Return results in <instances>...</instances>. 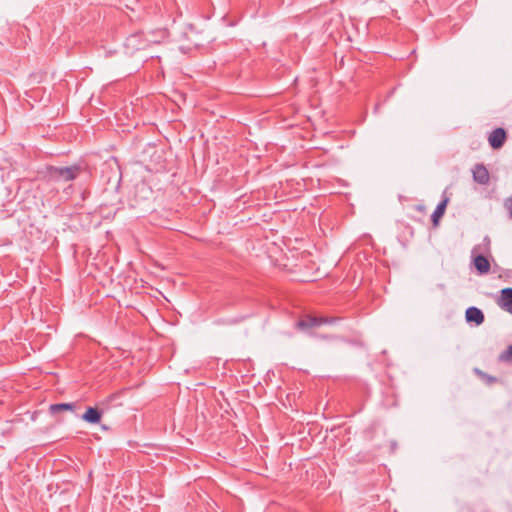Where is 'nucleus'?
I'll return each mask as SVG.
<instances>
[{"label":"nucleus","instance_id":"nucleus-1","mask_svg":"<svg viewBox=\"0 0 512 512\" xmlns=\"http://www.w3.org/2000/svg\"><path fill=\"white\" fill-rule=\"evenodd\" d=\"M80 172L81 167L78 165L70 167L47 166L45 176L50 182L64 183L76 179Z\"/></svg>","mask_w":512,"mask_h":512},{"label":"nucleus","instance_id":"nucleus-2","mask_svg":"<svg viewBox=\"0 0 512 512\" xmlns=\"http://www.w3.org/2000/svg\"><path fill=\"white\" fill-rule=\"evenodd\" d=\"M473 180L480 185H487L490 180L489 172L483 164H476L472 169Z\"/></svg>","mask_w":512,"mask_h":512},{"label":"nucleus","instance_id":"nucleus-3","mask_svg":"<svg viewBox=\"0 0 512 512\" xmlns=\"http://www.w3.org/2000/svg\"><path fill=\"white\" fill-rule=\"evenodd\" d=\"M506 139V132L503 128H496L490 134L488 141L492 148L498 149L503 146Z\"/></svg>","mask_w":512,"mask_h":512},{"label":"nucleus","instance_id":"nucleus-4","mask_svg":"<svg viewBox=\"0 0 512 512\" xmlns=\"http://www.w3.org/2000/svg\"><path fill=\"white\" fill-rule=\"evenodd\" d=\"M498 305L505 311L512 314V288H504L498 299Z\"/></svg>","mask_w":512,"mask_h":512},{"label":"nucleus","instance_id":"nucleus-5","mask_svg":"<svg viewBox=\"0 0 512 512\" xmlns=\"http://www.w3.org/2000/svg\"><path fill=\"white\" fill-rule=\"evenodd\" d=\"M466 320L468 322H475L477 325H479L484 321V314L477 307H469L466 310Z\"/></svg>","mask_w":512,"mask_h":512},{"label":"nucleus","instance_id":"nucleus-6","mask_svg":"<svg viewBox=\"0 0 512 512\" xmlns=\"http://www.w3.org/2000/svg\"><path fill=\"white\" fill-rule=\"evenodd\" d=\"M101 412L94 407H88L86 412L82 415V419L90 424H97L101 420Z\"/></svg>","mask_w":512,"mask_h":512},{"label":"nucleus","instance_id":"nucleus-7","mask_svg":"<svg viewBox=\"0 0 512 512\" xmlns=\"http://www.w3.org/2000/svg\"><path fill=\"white\" fill-rule=\"evenodd\" d=\"M449 202L448 198H444L436 207L434 212L432 213L431 220L434 226H437L439 223V219L444 215L447 204Z\"/></svg>","mask_w":512,"mask_h":512},{"label":"nucleus","instance_id":"nucleus-8","mask_svg":"<svg viewBox=\"0 0 512 512\" xmlns=\"http://www.w3.org/2000/svg\"><path fill=\"white\" fill-rule=\"evenodd\" d=\"M474 266L480 274H486L490 271V263L483 255H477L474 258Z\"/></svg>","mask_w":512,"mask_h":512},{"label":"nucleus","instance_id":"nucleus-9","mask_svg":"<svg viewBox=\"0 0 512 512\" xmlns=\"http://www.w3.org/2000/svg\"><path fill=\"white\" fill-rule=\"evenodd\" d=\"M297 327L300 329H308L318 326L317 317H306L297 322Z\"/></svg>","mask_w":512,"mask_h":512},{"label":"nucleus","instance_id":"nucleus-10","mask_svg":"<svg viewBox=\"0 0 512 512\" xmlns=\"http://www.w3.org/2000/svg\"><path fill=\"white\" fill-rule=\"evenodd\" d=\"M73 409H74V404H72V403H58V404H52L50 406V412L53 414L58 413L60 411H66V410L72 411Z\"/></svg>","mask_w":512,"mask_h":512},{"label":"nucleus","instance_id":"nucleus-11","mask_svg":"<svg viewBox=\"0 0 512 512\" xmlns=\"http://www.w3.org/2000/svg\"><path fill=\"white\" fill-rule=\"evenodd\" d=\"M339 320L340 318L337 317H317L318 326L323 324H334Z\"/></svg>","mask_w":512,"mask_h":512},{"label":"nucleus","instance_id":"nucleus-12","mask_svg":"<svg viewBox=\"0 0 512 512\" xmlns=\"http://www.w3.org/2000/svg\"><path fill=\"white\" fill-rule=\"evenodd\" d=\"M504 208L508 213V216L510 219H512V195L505 199L504 201Z\"/></svg>","mask_w":512,"mask_h":512},{"label":"nucleus","instance_id":"nucleus-13","mask_svg":"<svg viewBox=\"0 0 512 512\" xmlns=\"http://www.w3.org/2000/svg\"><path fill=\"white\" fill-rule=\"evenodd\" d=\"M512 359V345H510L507 350H505L501 355H500V360L502 361H510Z\"/></svg>","mask_w":512,"mask_h":512},{"label":"nucleus","instance_id":"nucleus-14","mask_svg":"<svg viewBox=\"0 0 512 512\" xmlns=\"http://www.w3.org/2000/svg\"><path fill=\"white\" fill-rule=\"evenodd\" d=\"M478 374L482 375L483 377L487 378L488 382H494L496 379L492 376H487L486 374L482 373L481 371H476Z\"/></svg>","mask_w":512,"mask_h":512},{"label":"nucleus","instance_id":"nucleus-15","mask_svg":"<svg viewBox=\"0 0 512 512\" xmlns=\"http://www.w3.org/2000/svg\"><path fill=\"white\" fill-rule=\"evenodd\" d=\"M483 242H484L483 244H484L485 248H489L490 238L488 236L484 237Z\"/></svg>","mask_w":512,"mask_h":512},{"label":"nucleus","instance_id":"nucleus-16","mask_svg":"<svg viewBox=\"0 0 512 512\" xmlns=\"http://www.w3.org/2000/svg\"><path fill=\"white\" fill-rule=\"evenodd\" d=\"M136 38H137V36H136V35H133V36L129 37V38H128V42H129V44H130V43H132V42H134V41L136 40Z\"/></svg>","mask_w":512,"mask_h":512}]
</instances>
